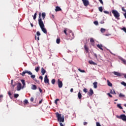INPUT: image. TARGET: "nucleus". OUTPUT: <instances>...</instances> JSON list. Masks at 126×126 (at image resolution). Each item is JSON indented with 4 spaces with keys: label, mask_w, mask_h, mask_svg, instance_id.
Returning a JSON list of instances; mask_svg holds the SVG:
<instances>
[{
    "label": "nucleus",
    "mask_w": 126,
    "mask_h": 126,
    "mask_svg": "<svg viewBox=\"0 0 126 126\" xmlns=\"http://www.w3.org/2000/svg\"><path fill=\"white\" fill-rule=\"evenodd\" d=\"M83 91L85 92V93H87V92H88V90L86 88H85L83 89Z\"/></svg>",
    "instance_id": "42"
},
{
    "label": "nucleus",
    "mask_w": 126,
    "mask_h": 126,
    "mask_svg": "<svg viewBox=\"0 0 126 126\" xmlns=\"http://www.w3.org/2000/svg\"><path fill=\"white\" fill-rule=\"evenodd\" d=\"M39 79H41V81H42V80H43V76H40L39 77Z\"/></svg>",
    "instance_id": "51"
},
{
    "label": "nucleus",
    "mask_w": 126,
    "mask_h": 126,
    "mask_svg": "<svg viewBox=\"0 0 126 126\" xmlns=\"http://www.w3.org/2000/svg\"><path fill=\"white\" fill-rule=\"evenodd\" d=\"M41 12L39 13V15H38V24L43 33L44 34H47V30L45 28V25H44V22L42 20V18H41Z\"/></svg>",
    "instance_id": "1"
},
{
    "label": "nucleus",
    "mask_w": 126,
    "mask_h": 126,
    "mask_svg": "<svg viewBox=\"0 0 126 126\" xmlns=\"http://www.w3.org/2000/svg\"><path fill=\"white\" fill-rule=\"evenodd\" d=\"M32 90H36L37 89V86L35 85H32Z\"/></svg>",
    "instance_id": "22"
},
{
    "label": "nucleus",
    "mask_w": 126,
    "mask_h": 126,
    "mask_svg": "<svg viewBox=\"0 0 126 126\" xmlns=\"http://www.w3.org/2000/svg\"><path fill=\"white\" fill-rule=\"evenodd\" d=\"M24 105H27V104H28V100L25 99V100L24 101Z\"/></svg>",
    "instance_id": "28"
},
{
    "label": "nucleus",
    "mask_w": 126,
    "mask_h": 126,
    "mask_svg": "<svg viewBox=\"0 0 126 126\" xmlns=\"http://www.w3.org/2000/svg\"><path fill=\"white\" fill-rule=\"evenodd\" d=\"M100 23L101 24H103V23H104V21H101L100 22Z\"/></svg>",
    "instance_id": "58"
},
{
    "label": "nucleus",
    "mask_w": 126,
    "mask_h": 126,
    "mask_svg": "<svg viewBox=\"0 0 126 126\" xmlns=\"http://www.w3.org/2000/svg\"><path fill=\"white\" fill-rule=\"evenodd\" d=\"M121 61L123 62V63H124V64H126V60L124 59H122Z\"/></svg>",
    "instance_id": "37"
},
{
    "label": "nucleus",
    "mask_w": 126,
    "mask_h": 126,
    "mask_svg": "<svg viewBox=\"0 0 126 126\" xmlns=\"http://www.w3.org/2000/svg\"><path fill=\"white\" fill-rule=\"evenodd\" d=\"M84 6H88L89 5V1L88 0H82Z\"/></svg>",
    "instance_id": "8"
},
{
    "label": "nucleus",
    "mask_w": 126,
    "mask_h": 126,
    "mask_svg": "<svg viewBox=\"0 0 126 126\" xmlns=\"http://www.w3.org/2000/svg\"><path fill=\"white\" fill-rule=\"evenodd\" d=\"M107 83L108 86H109L110 87H112V86H113V84H112V83L110 82V80H107Z\"/></svg>",
    "instance_id": "16"
},
{
    "label": "nucleus",
    "mask_w": 126,
    "mask_h": 126,
    "mask_svg": "<svg viewBox=\"0 0 126 126\" xmlns=\"http://www.w3.org/2000/svg\"><path fill=\"white\" fill-rule=\"evenodd\" d=\"M89 63H90V64H93V65H97V63H95L93 61H89Z\"/></svg>",
    "instance_id": "15"
},
{
    "label": "nucleus",
    "mask_w": 126,
    "mask_h": 126,
    "mask_svg": "<svg viewBox=\"0 0 126 126\" xmlns=\"http://www.w3.org/2000/svg\"><path fill=\"white\" fill-rule=\"evenodd\" d=\"M58 87L59 88H62L63 87V82L60 80V79H58Z\"/></svg>",
    "instance_id": "9"
},
{
    "label": "nucleus",
    "mask_w": 126,
    "mask_h": 126,
    "mask_svg": "<svg viewBox=\"0 0 126 126\" xmlns=\"http://www.w3.org/2000/svg\"><path fill=\"white\" fill-rule=\"evenodd\" d=\"M60 125L61 126H63V123H60Z\"/></svg>",
    "instance_id": "61"
},
{
    "label": "nucleus",
    "mask_w": 126,
    "mask_h": 126,
    "mask_svg": "<svg viewBox=\"0 0 126 126\" xmlns=\"http://www.w3.org/2000/svg\"><path fill=\"white\" fill-rule=\"evenodd\" d=\"M78 97L80 100L81 99V98H82V94H81L80 92H79L78 93Z\"/></svg>",
    "instance_id": "20"
},
{
    "label": "nucleus",
    "mask_w": 126,
    "mask_h": 126,
    "mask_svg": "<svg viewBox=\"0 0 126 126\" xmlns=\"http://www.w3.org/2000/svg\"><path fill=\"white\" fill-rule=\"evenodd\" d=\"M70 92H71V93H72V92H73V89L71 88V89H70Z\"/></svg>",
    "instance_id": "57"
},
{
    "label": "nucleus",
    "mask_w": 126,
    "mask_h": 126,
    "mask_svg": "<svg viewBox=\"0 0 126 126\" xmlns=\"http://www.w3.org/2000/svg\"><path fill=\"white\" fill-rule=\"evenodd\" d=\"M62 11V8H61V7L58 6L56 7L55 11H56V12L58 11Z\"/></svg>",
    "instance_id": "17"
},
{
    "label": "nucleus",
    "mask_w": 126,
    "mask_h": 126,
    "mask_svg": "<svg viewBox=\"0 0 126 126\" xmlns=\"http://www.w3.org/2000/svg\"><path fill=\"white\" fill-rule=\"evenodd\" d=\"M14 98H18V97H19V94H14Z\"/></svg>",
    "instance_id": "32"
},
{
    "label": "nucleus",
    "mask_w": 126,
    "mask_h": 126,
    "mask_svg": "<svg viewBox=\"0 0 126 126\" xmlns=\"http://www.w3.org/2000/svg\"><path fill=\"white\" fill-rule=\"evenodd\" d=\"M112 13L113 14L114 17H115L116 19H118V20L120 19V13H119L118 11L116 10H112Z\"/></svg>",
    "instance_id": "3"
},
{
    "label": "nucleus",
    "mask_w": 126,
    "mask_h": 126,
    "mask_svg": "<svg viewBox=\"0 0 126 126\" xmlns=\"http://www.w3.org/2000/svg\"><path fill=\"white\" fill-rule=\"evenodd\" d=\"M122 10L126 13V10L125 9V7H122Z\"/></svg>",
    "instance_id": "39"
},
{
    "label": "nucleus",
    "mask_w": 126,
    "mask_h": 126,
    "mask_svg": "<svg viewBox=\"0 0 126 126\" xmlns=\"http://www.w3.org/2000/svg\"><path fill=\"white\" fill-rule=\"evenodd\" d=\"M101 3V4H103V1L102 0H98Z\"/></svg>",
    "instance_id": "54"
},
{
    "label": "nucleus",
    "mask_w": 126,
    "mask_h": 126,
    "mask_svg": "<svg viewBox=\"0 0 126 126\" xmlns=\"http://www.w3.org/2000/svg\"><path fill=\"white\" fill-rule=\"evenodd\" d=\"M21 82H22V83L23 86H25V85H26V84H25V80H21Z\"/></svg>",
    "instance_id": "27"
},
{
    "label": "nucleus",
    "mask_w": 126,
    "mask_h": 126,
    "mask_svg": "<svg viewBox=\"0 0 126 126\" xmlns=\"http://www.w3.org/2000/svg\"><path fill=\"white\" fill-rule=\"evenodd\" d=\"M31 102H33L34 101V97H31L30 99Z\"/></svg>",
    "instance_id": "47"
},
{
    "label": "nucleus",
    "mask_w": 126,
    "mask_h": 126,
    "mask_svg": "<svg viewBox=\"0 0 126 126\" xmlns=\"http://www.w3.org/2000/svg\"><path fill=\"white\" fill-rule=\"evenodd\" d=\"M44 83H46V84H50V80L48 78V76L45 75L44 77Z\"/></svg>",
    "instance_id": "7"
},
{
    "label": "nucleus",
    "mask_w": 126,
    "mask_h": 126,
    "mask_svg": "<svg viewBox=\"0 0 126 126\" xmlns=\"http://www.w3.org/2000/svg\"><path fill=\"white\" fill-rule=\"evenodd\" d=\"M42 102H43V99H41L40 101H39V104H42Z\"/></svg>",
    "instance_id": "55"
},
{
    "label": "nucleus",
    "mask_w": 126,
    "mask_h": 126,
    "mask_svg": "<svg viewBox=\"0 0 126 126\" xmlns=\"http://www.w3.org/2000/svg\"><path fill=\"white\" fill-rule=\"evenodd\" d=\"M36 18H37V12H36L33 15V20H36Z\"/></svg>",
    "instance_id": "23"
},
{
    "label": "nucleus",
    "mask_w": 126,
    "mask_h": 126,
    "mask_svg": "<svg viewBox=\"0 0 126 126\" xmlns=\"http://www.w3.org/2000/svg\"><path fill=\"white\" fill-rule=\"evenodd\" d=\"M55 115H56L58 122H60V123H63L64 122V118L63 117L62 118V114H60L59 112H57L55 113Z\"/></svg>",
    "instance_id": "2"
},
{
    "label": "nucleus",
    "mask_w": 126,
    "mask_h": 126,
    "mask_svg": "<svg viewBox=\"0 0 126 126\" xmlns=\"http://www.w3.org/2000/svg\"><path fill=\"white\" fill-rule=\"evenodd\" d=\"M113 73L115 75H116L117 76H123V74H121L118 72L114 71Z\"/></svg>",
    "instance_id": "11"
},
{
    "label": "nucleus",
    "mask_w": 126,
    "mask_h": 126,
    "mask_svg": "<svg viewBox=\"0 0 126 126\" xmlns=\"http://www.w3.org/2000/svg\"><path fill=\"white\" fill-rule=\"evenodd\" d=\"M118 108H119L121 110H123V107H122V105H121V104H117Z\"/></svg>",
    "instance_id": "24"
},
{
    "label": "nucleus",
    "mask_w": 126,
    "mask_h": 126,
    "mask_svg": "<svg viewBox=\"0 0 126 126\" xmlns=\"http://www.w3.org/2000/svg\"><path fill=\"white\" fill-rule=\"evenodd\" d=\"M67 32V36L69 37V40H73V39H74V33H73L72 31L68 30Z\"/></svg>",
    "instance_id": "4"
},
{
    "label": "nucleus",
    "mask_w": 126,
    "mask_h": 126,
    "mask_svg": "<svg viewBox=\"0 0 126 126\" xmlns=\"http://www.w3.org/2000/svg\"><path fill=\"white\" fill-rule=\"evenodd\" d=\"M8 95H9V96H11V93H10V92H8Z\"/></svg>",
    "instance_id": "59"
},
{
    "label": "nucleus",
    "mask_w": 126,
    "mask_h": 126,
    "mask_svg": "<svg viewBox=\"0 0 126 126\" xmlns=\"http://www.w3.org/2000/svg\"><path fill=\"white\" fill-rule=\"evenodd\" d=\"M100 32H101V33H104V32H106V29L101 28L100 29Z\"/></svg>",
    "instance_id": "25"
},
{
    "label": "nucleus",
    "mask_w": 126,
    "mask_h": 126,
    "mask_svg": "<svg viewBox=\"0 0 126 126\" xmlns=\"http://www.w3.org/2000/svg\"><path fill=\"white\" fill-rule=\"evenodd\" d=\"M26 73H27L29 74V75H32V72L30 71L25 70L22 73H21L20 74L22 75V76H24L25 75Z\"/></svg>",
    "instance_id": "6"
},
{
    "label": "nucleus",
    "mask_w": 126,
    "mask_h": 126,
    "mask_svg": "<svg viewBox=\"0 0 126 126\" xmlns=\"http://www.w3.org/2000/svg\"><path fill=\"white\" fill-rule=\"evenodd\" d=\"M60 42H61V38H57L56 40L57 44H60Z\"/></svg>",
    "instance_id": "26"
},
{
    "label": "nucleus",
    "mask_w": 126,
    "mask_h": 126,
    "mask_svg": "<svg viewBox=\"0 0 126 126\" xmlns=\"http://www.w3.org/2000/svg\"><path fill=\"white\" fill-rule=\"evenodd\" d=\"M122 75L124 76L125 78L126 79V74H122Z\"/></svg>",
    "instance_id": "56"
},
{
    "label": "nucleus",
    "mask_w": 126,
    "mask_h": 126,
    "mask_svg": "<svg viewBox=\"0 0 126 126\" xmlns=\"http://www.w3.org/2000/svg\"><path fill=\"white\" fill-rule=\"evenodd\" d=\"M38 89H39V92H40V93H42V92H43V90H42V89H41V88H38Z\"/></svg>",
    "instance_id": "50"
},
{
    "label": "nucleus",
    "mask_w": 126,
    "mask_h": 126,
    "mask_svg": "<svg viewBox=\"0 0 126 126\" xmlns=\"http://www.w3.org/2000/svg\"><path fill=\"white\" fill-rule=\"evenodd\" d=\"M110 93H111V94H116V92L114 90L113 91L112 90H111Z\"/></svg>",
    "instance_id": "33"
},
{
    "label": "nucleus",
    "mask_w": 126,
    "mask_h": 126,
    "mask_svg": "<svg viewBox=\"0 0 126 126\" xmlns=\"http://www.w3.org/2000/svg\"><path fill=\"white\" fill-rule=\"evenodd\" d=\"M116 117L117 119H120L124 121V122H126V116L125 114H122L120 116H117Z\"/></svg>",
    "instance_id": "5"
},
{
    "label": "nucleus",
    "mask_w": 126,
    "mask_h": 126,
    "mask_svg": "<svg viewBox=\"0 0 126 126\" xmlns=\"http://www.w3.org/2000/svg\"><path fill=\"white\" fill-rule=\"evenodd\" d=\"M3 97V95L2 94L0 95V98H2Z\"/></svg>",
    "instance_id": "62"
},
{
    "label": "nucleus",
    "mask_w": 126,
    "mask_h": 126,
    "mask_svg": "<svg viewBox=\"0 0 126 126\" xmlns=\"http://www.w3.org/2000/svg\"><path fill=\"white\" fill-rule=\"evenodd\" d=\"M36 35H37V36H41V33H40V32L37 31V32H36Z\"/></svg>",
    "instance_id": "43"
},
{
    "label": "nucleus",
    "mask_w": 126,
    "mask_h": 126,
    "mask_svg": "<svg viewBox=\"0 0 126 126\" xmlns=\"http://www.w3.org/2000/svg\"><path fill=\"white\" fill-rule=\"evenodd\" d=\"M67 31V30H66V29H64L63 32H64V34H65L66 35V36H67V35L68 34V33H66Z\"/></svg>",
    "instance_id": "34"
},
{
    "label": "nucleus",
    "mask_w": 126,
    "mask_h": 126,
    "mask_svg": "<svg viewBox=\"0 0 126 126\" xmlns=\"http://www.w3.org/2000/svg\"><path fill=\"white\" fill-rule=\"evenodd\" d=\"M125 94H122V93H120V94H119V97H120V98H122V97H125Z\"/></svg>",
    "instance_id": "35"
},
{
    "label": "nucleus",
    "mask_w": 126,
    "mask_h": 126,
    "mask_svg": "<svg viewBox=\"0 0 126 126\" xmlns=\"http://www.w3.org/2000/svg\"><path fill=\"white\" fill-rule=\"evenodd\" d=\"M60 101V99L59 98H57L55 101V103L56 105H58V101Z\"/></svg>",
    "instance_id": "36"
},
{
    "label": "nucleus",
    "mask_w": 126,
    "mask_h": 126,
    "mask_svg": "<svg viewBox=\"0 0 126 126\" xmlns=\"http://www.w3.org/2000/svg\"><path fill=\"white\" fill-rule=\"evenodd\" d=\"M31 78H32V79H34V78H35V77H36V76L35 75H32H32H31Z\"/></svg>",
    "instance_id": "40"
},
{
    "label": "nucleus",
    "mask_w": 126,
    "mask_h": 126,
    "mask_svg": "<svg viewBox=\"0 0 126 126\" xmlns=\"http://www.w3.org/2000/svg\"><path fill=\"white\" fill-rule=\"evenodd\" d=\"M78 70H79V71H80V72H83V73L85 72V70H81V69H80V68H79V69H78Z\"/></svg>",
    "instance_id": "38"
},
{
    "label": "nucleus",
    "mask_w": 126,
    "mask_h": 126,
    "mask_svg": "<svg viewBox=\"0 0 126 126\" xmlns=\"http://www.w3.org/2000/svg\"><path fill=\"white\" fill-rule=\"evenodd\" d=\"M94 57L96 58V59H97V54H94Z\"/></svg>",
    "instance_id": "60"
},
{
    "label": "nucleus",
    "mask_w": 126,
    "mask_h": 126,
    "mask_svg": "<svg viewBox=\"0 0 126 126\" xmlns=\"http://www.w3.org/2000/svg\"><path fill=\"white\" fill-rule=\"evenodd\" d=\"M51 83L53 85L55 84V83H56V79H53L51 81Z\"/></svg>",
    "instance_id": "29"
},
{
    "label": "nucleus",
    "mask_w": 126,
    "mask_h": 126,
    "mask_svg": "<svg viewBox=\"0 0 126 126\" xmlns=\"http://www.w3.org/2000/svg\"><path fill=\"white\" fill-rule=\"evenodd\" d=\"M98 10L100 11V12H103V8L102 6H100L98 8Z\"/></svg>",
    "instance_id": "30"
},
{
    "label": "nucleus",
    "mask_w": 126,
    "mask_h": 126,
    "mask_svg": "<svg viewBox=\"0 0 126 126\" xmlns=\"http://www.w3.org/2000/svg\"><path fill=\"white\" fill-rule=\"evenodd\" d=\"M21 87H22V85L21 83H18V85H17V91H19L20 90H21Z\"/></svg>",
    "instance_id": "13"
},
{
    "label": "nucleus",
    "mask_w": 126,
    "mask_h": 126,
    "mask_svg": "<svg viewBox=\"0 0 126 126\" xmlns=\"http://www.w3.org/2000/svg\"><path fill=\"white\" fill-rule=\"evenodd\" d=\"M39 69H40V67H36L35 68V71H36V72H38V71H39Z\"/></svg>",
    "instance_id": "31"
},
{
    "label": "nucleus",
    "mask_w": 126,
    "mask_h": 126,
    "mask_svg": "<svg viewBox=\"0 0 126 126\" xmlns=\"http://www.w3.org/2000/svg\"><path fill=\"white\" fill-rule=\"evenodd\" d=\"M31 25L32 27H33V24H31Z\"/></svg>",
    "instance_id": "63"
},
{
    "label": "nucleus",
    "mask_w": 126,
    "mask_h": 126,
    "mask_svg": "<svg viewBox=\"0 0 126 126\" xmlns=\"http://www.w3.org/2000/svg\"><path fill=\"white\" fill-rule=\"evenodd\" d=\"M93 94H94V92H93V90H92V89H90V92L88 93V94L89 95V96H92Z\"/></svg>",
    "instance_id": "10"
},
{
    "label": "nucleus",
    "mask_w": 126,
    "mask_h": 126,
    "mask_svg": "<svg viewBox=\"0 0 126 126\" xmlns=\"http://www.w3.org/2000/svg\"><path fill=\"white\" fill-rule=\"evenodd\" d=\"M84 49L87 53H89V48H88V47H87V45H86V44L84 45Z\"/></svg>",
    "instance_id": "14"
},
{
    "label": "nucleus",
    "mask_w": 126,
    "mask_h": 126,
    "mask_svg": "<svg viewBox=\"0 0 126 126\" xmlns=\"http://www.w3.org/2000/svg\"><path fill=\"white\" fill-rule=\"evenodd\" d=\"M104 13H106V14H109V12L107 11H103Z\"/></svg>",
    "instance_id": "52"
},
{
    "label": "nucleus",
    "mask_w": 126,
    "mask_h": 126,
    "mask_svg": "<svg viewBox=\"0 0 126 126\" xmlns=\"http://www.w3.org/2000/svg\"><path fill=\"white\" fill-rule=\"evenodd\" d=\"M121 84H122V85H124V86H126V83L125 82H121Z\"/></svg>",
    "instance_id": "44"
},
{
    "label": "nucleus",
    "mask_w": 126,
    "mask_h": 126,
    "mask_svg": "<svg viewBox=\"0 0 126 126\" xmlns=\"http://www.w3.org/2000/svg\"><path fill=\"white\" fill-rule=\"evenodd\" d=\"M87 122H84V123H83V124H84V126H86V125H87Z\"/></svg>",
    "instance_id": "53"
},
{
    "label": "nucleus",
    "mask_w": 126,
    "mask_h": 126,
    "mask_svg": "<svg viewBox=\"0 0 126 126\" xmlns=\"http://www.w3.org/2000/svg\"><path fill=\"white\" fill-rule=\"evenodd\" d=\"M94 24L95 25H98V21H95L94 22Z\"/></svg>",
    "instance_id": "45"
},
{
    "label": "nucleus",
    "mask_w": 126,
    "mask_h": 126,
    "mask_svg": "<svg viewBox=\"0 0 126 126\" xmlns=\"http://www.w3.org/2000/svg\"><path fill=\"white\" fill-rule=\"evenodd\" d=\"M37 40H38V41H39V40H40V38H39V36L37 37Z\"/></svg>",
    "instance_id": "64"
},
{
    "label": "nucleus",
    "mask_w": 126,
    "mask_h": 126,
    "mask_svg": "<svg viewBox=\"0 0 126 126\" xmlns=\"http://www.w3.org/2000/svg\"><path fill=\"white\" fill-rule=\"evenodd\" d=\"M41 73L42 75H45V74L46 73V70H45V69H44L43 67L41 68Z\"/></svg>",
    "instance_id": "18"
},
{
    "label": "nucleus",
    "mask_w": 126,
    "mask_h": 126,
    "mask_svg": "<svg viewBox=\"0 0 126 126\" xmlns=\"http://www.w3.org/2000/svg\"><path fill=\"white\" fill-rule=\"evenodd\" d=\"M96 47L101 51H104V49H103V45L102 44H97L96 45Z\"/></svg>",
    "instance_id": "12"
},
{
    "label": "nucleus",
    "mask_w": 126,
    "mask_h": 126,
    "mask_svg": "<svg viewBox=\"0 0 126 126\" xmlns=\"http://www.w3.org/2000/svg\"><path fill=\"white\" fill-rule=\"evenodd\" d=\"M41 16L42 17L43 20H44L46 17V13L45 12L42 13L41 14Z\"/></svg>",
    "instance_id": "21"
},
{
    "label": "nucleus",
    "mask_w": 126,
    "mask_h": 126,
    "mask_svg": "<svg viewBox=\"0 0 126 126\" xmlns=\"http://www.w3.org/2000/svg\"><path fill=\"white\" fill-rule=\"evenodd\" d=\"M94 88L96 89L98 86V83L97 82H95L93 83Z\"/></svg>",
    "instance_id": "19"
},
{
    "label": "nucleus",
    "mask_w": 126,
    "mask_h": 126,
    "mask_svg": "<svg viewBox=\"0 0 126 126\" xmlns=\"http://www.w3.org/2000/svg\"><path fill=\"white\" fill-rule=\"evenodd\" d=\"M90 41L91 43H94V39H93V38H91Z\"/></svg>",
    "instance_id": "41"
},
{
    "label": "nucleus",
    "mask_w": 126,
    "mask_h": 126,
    "mask_svg": "<svg viewBox=\"0 0 126 126\" xmlns=\"http://www.w3.org/2000/svg\"><path fill=\"white\" fill-rule=\"evenodd\" d=\"M34 81H35V82H36V83H38V84H40V81L38 80L37 79H35Z\"/></svg>",
    "instance_id": "46"
},
{
    "label": "nucleus",
    "mask_w": 126,
    "mask_h": 126,
    "mask_svg": "<svg viewBox=\"0 0 126 126\" xmlns=\"http://www.w3.org/2000/svg\"><path fill=\"white\" fill-rule=\"evenodd\" d=\"M13 82V80H11V85H12V86L13 88H14V87H15V85H12V82Z\"/></svg>",
    "instance_id": "48"
},
{
    "label": "nucleus",
    "mask_w": 126,
    "mask_h": 126,
    "mask_svg": "<svg viewBox=\"0 0 126 126\" xmlns=\"http://www.w3.org/2000/svg\"><path fill=\"white\" fill-rule=\"evenodd\" d=\"M107 95L109 96V97H110L111 98H112V97H113V96L111 94H110V93H108L107 94Z\"/></svg>",
    "instance_id": "49"
}]
</instances>
